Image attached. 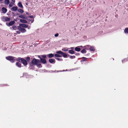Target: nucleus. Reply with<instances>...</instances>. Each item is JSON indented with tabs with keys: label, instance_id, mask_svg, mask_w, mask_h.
Returning a JSON list of instances; mask_svg holds the SVG:
<instances>
[{
	"label": "nucleus",
	"instance_id": "f257e3e1",
	"mask_svg": "<svg viewBox=\"0 0 128 128\" xmlns=\"http://www.w3.org/2000/svg\"><path fill=\"white\" fill-rule=\"evenodd\" d=\"M35 65L38 67H42L41 62L40 60H39L34 58L32 60V62L30 63V66H33Z\"/></svg>",
	"mask_w": 128,
	"mask_h": 128
},
{
	"label": "nucleus",
	"instance_id": "f03ea898",
	"mask_svg": "<svg viewBox=\"0 0 128 128\" xmlns=\"http://www.w3.org/2000/svg\"><path fill=\"white\" fill-rule=\"evenodd\" d=\"M6 58L8 60H10L12 62H15V59L14 58V57L11 56H9L6 57Z\"/></svg>",
	"mask_w": 128,
	"mask_h": 128
},
{
	"label": "nucleus",
	"instance_id": "7ed1b4c3",
	"mask_svg": "<svg viewBox=\"0 0 128 128\" xmlns=\"http://www.w3.org/2000/svg\"><path fill=\"white\" fill-rule=\"evenodd\" d=\"M56 53L61 54L64 58H66L67 56V55L65 53L60 51L57 52H56Z\"/></svg>",
	"mask_w": 128,
	"mask_h": 128
},
{
	"label": "nucleus",
	"instance_id": "20e7f679",
	"mask_svg": "<svg viewBox=\"0 0 128 128\" xmlns=\"http://www.w3.org/2000/svg\"><path fill=\"white\" fill-rule=\"evenodd\" d=\"M18 60H20L22 62L24 65H26L28 63L26 61L24 58H18Z\"/></svg>",
	"mask_w": 128,
	"mask_h": 128
},
{
	"label": "nucleus",
	"instance_id": "39448f33",
	"mask_svg": "<svg viewBox=\"0 0 128 128\" xmlns=\"http://www.w3.org/2000/svg\"><path fill=\"white\" fill-rule=\"evenodd\" d=\"M10 20V18L7 16H3L2 18V20L4 22L9 21Z\"/></svg>",
	"mask_w": 128,
	"mask_h": 128
},
{
	"label": "nucleus",
	"instance_id": "423d86ee",
	"mask_svg": "<svg viewBox=\"0 0 128 128\" xmlns=\"http://www.w3.org/2000/svg\"><path fill=\"white\" fill-rule=\"evenodd\" d=\"M18 29L19 30L21 31L22 32H24L26 31V30L25 29L21 27L18 28Z\"/></svg>",
	"mask_w": 128,
	"mask_h": 128
},
{
	"label": "nucleus",
	"instance_id": "0eeeda50",
	"mask_svg": "<svg viewBox=\"0 0 128 128\" xmlns=\"http://www.w3.org/2000/svg\"><path fill=\"white\" fill-rule=\"evenodd\" d=\"M20 26L21 27L27 28L28 27V26L24 24H20Z\"/></svg>",
	"mask_w": 128,
	"mask_h": 128
},
{
	"label": "nucleus",
	"instance_id": "6e6552de",
	"mask_svg": "<svg viewBox=\"0 0 128 128\" xmlns=\"http://www.w3.org/2000/svg\"><path fill=\"white\" fill-rule=\"evenodd\" d=\"M40 60L41 62L42 63L45 64L46 63V60L45 59L40 58Z\"/></svg>",
	"mask_w": 128,
	"mask_h": 128
},
{
	"label": "nucleus",
	"instance_id": "1a4fd4ad",
	"mask_svg": "<svg viewBox=\"0 0 128 128\" xmlns=\"http://www.w3.org/2000/svg\"><path fill=\"white\" fill-rule=\"evenodd\" d=\"M88 46V47H90V50L91 51H94L95 50V49L94 47L93 46Z\"/></svg>",
	"mask_w": 128,
	"mask_h": 128
},
{
	"label": "nucleus",
	"instance_id": "9d476101",
	"mask_svg": "<svg viewBox=\"0 0 128 128\" xmlns=\"http://www.w3.org/2000/svg\"><path fill=\"white\" fill-rule=\"evenodd\" d=\"M18 9V7L17 6L13 7L11 9V10L14 11H16Z\"/></svg>",
	"mask_w": 128,
	"mask_h": 128
},
{
	"label": "nucleus",
	"instance_id": "9b49d317",
	"mask_svg": "<svg viewBox=\"0 0 128 128\" xmlns=\"http://www.w3.org/2000/svg\"><path fill=\"white\" fill-rule=\"evenodd\" d=\"M2 11L3 13H6L7 11V10L4 8L3 7L2 8Z\"/></svg>",
	"mask_w": 128,
	"mask_h": 128
},
{
	"label": "nucleus",
	"instance_id": "f8f14e48",
	"mask_svg": "<svg viewBox=\"0 0 128 128\" xmlns=\"http://www.w3.org/2000/svg\"><path fill=\"white\" fill-rule=\"evenodd\" d=\"M20 21L23 23H28V22L25 20L20 19Z\"/></svg>",
	"mask_w": 128,
	"mask_h": 128
},
{
	"label": "nucleus",
	"instance_id": "ddd939ff",
	"mask_svg": "<svg viewBox=\"0 0 128 128\" xmlns=\"http://www.w3.org/2000/svg\"><path fill=\"white\" fill-rule=\"evenodd\" d=\"M19 17L22 18L26 19L27 17L24 15H19Z\"/></svg>",
	"mask_w": 128,
	"mask_h": 128
},
{
	"label": "nucleus",
	"instance_id": "4468645a",
	"mask_svg": "<svg viewBox=\"0 0 128 128\" xmlns=\"http://www.w3.org/2000/svg\"><path fill=\"white\" fill-rule=\"evenodd\" d=\"M16 65L18 67L20 68L21 67V64L20 62H17L16 63Z\"/></svg>",
	"mask_w": 128,
	"mask_h": 128
},
{
	"label": "nucleus",
	"instance_id": "2eb2a0df",
	"mask_svg": "<svg viewBox=\"0 0 128 128\" xmlns=\"http://www.w3.org/2000/svg\"><path fill=\"white\" fill-rule=\"evenodd\" d=\"M18 6L19 7H20L22 8H23V6L22 4L20 2H19L18 3Z\"/></svg>",
	"mask_w": 128,
	"mask_h": 128
},
{
	"label": "nucleus",
	"instance_id": "dca6fc26",
	"mask_svg": "<svg viewBox=\"0 0 128 128\" xmlns=\"http://www.w3.org/2000/svg\"><path fill=\"white\" fill-rule=\"evenodd\" d=\"M15 23V22L14 21H12L8 23V25L9 26H12L14 24V23Z\"/></svg>",
	"mask_w": 128,
	"mask_h": 128
},
{
	"label": "nucleus",
	"instance_id": "f3484780",
	"mask_svg": "<svg viewBox=\"0 0 128 128\" xmlns=\"http://www.w3.org/2000/svg\"><path fill=\"white\" fill-rule=\"evenodd\" d=\"M49 62L50 63H52L54 61L55 62V60L54 59H51L49 60Z\"/></svg>",
	"mask_w": 128,
	"mask_h": 128
},
{
	"label": "nucleus",
	"instance_id": "a211bd4d",
	"mask_svg": "<svg viewBox=\"0 0 128 128\" xmlns=\"http://www.w3.org/2000/svg\"><path fill=\"white\" fill-rule=\"evenodd\" d=\"M75 50L77 52H79L80 50V48L78 47H76L75 48Z\"/></svg>",
	"mask_w": 128,
	"mask_h": 128
},
{
	"label": "nucleus",
	"instance_id": "6ab92c4d",
	"mask_svg": "<svg viewBox=\"0 0 128 128\" xmlns=\"http://www.w3.org/2000/svg\"><path fill=\"white\" fill-rule=\"evenodd\" d=\"M48 56L49 58H52L54 56V54H50L48 55Z\"/></svg>",
	"mask_w": 128,
	"mask_h": 128
},
{
	"label": "nucleus",
	"instance_id": "aec40b11",
	"mask_svg": "<svg viewBox=\"0 0 128 128\" xmlns=\"http://www.w3.org/2000/svg\"><path fill=\"white\" fill-rule=\"evenodd\" d=\"M10 3V1L9 0H5L4 1V3L6 4H8Z\"/></svg>",
	"mask_w": 128,
	"mask_h": 128
},
{
	"label": "nucleus",
	"instance_id": "412c9836",
	"mask_svg": "<svg viewBox=\"0 0 128 128\" xmlns=\"http://www.w3.org/2000/svg\"><path fill=\"white\" fill-rule=\"evenodd\" d=\"M69 52L71 54H73L74 53V51L72 50H69Z\"/></svg>",
	"mask_w": 128,
	"mask_h": 128
},
{
	"label": "nucleus",
	"instance_id": "4be33fe9",
	"mask_svg": "<svg viewBox=\"0 0 128 128\" xmlns=\"http://www.w3.org/2000/svg\"><path fill=\"white\" fill-rule=\"evenodd\" d=\"M18 11L20 13H23L24 12V11L22 10L21 9H19L18 10Z\"/></svg>",
	"mask_w": 128,
	"mask_h": 128
},
{
	"label": "nucleus",
	"instance_id": "5701e85b",
	"mask_svg": "<svg viewBox=\"0 0 128 128\" xmlns=\"http://www.w3.org/2000/svg\"><path fill=\"white\" fill-rule=\"evenodd\" d=\"M59 54H55L54 56L55 57H61V56Z\"/></svg>",
	"mask_w": 128,
	"mask_h": 128
},
{
	"label": "nucleus",
	"instance_id": "b1692460",
	"mask_svg": "<svg viewBox=\"0 0 128 128\" xmlns=\"http://www.w3.org/2000/svg\"><path fill=\"white\" fill-rule=\"evenodd\" d=\"M68 49L66 48H63L62 50L64 52H66L68 50Z\"/></svg>",
	"mask_w": 128,
	"mask_h": 128
},
{
	"label": "nucleus",
	"instance_id": "393cba45",
	"mask_svg": "<svg viewBox=\"0 0 128 128\" xmlns=\"http://www.w3.org/2000/svg\"><path fill=\"white\" fill-rule=\"evenodd\" d=\"M124 32L125 33L128 34V28H126L124 30Z\"/></svg>",
	"mask_w": 128,
	"mask_h": 128
},
{
	"label": "nucleus",
	"instance_id": "a878e982",
	"mask_svg": "<svg viewBox=\"0 0 128 128\" xmlns=\"http://www.w3.org/2000/svg\"><path fill=\"white\" fill-rule=\"evenodd\" d=\"M81 52L83 54H84L86 52V51L84 49L81 51Z\"/></svg>",
	"mask_w": 128,
	"mask_h": 128
},
{
	"label": "nucleus",
	"instance_id": "bb28decb",
	"mask_svg": "<svg viewBox=\"0 0 128 128\" xmlns=\"http://www.w3.org/2000/svg\"><path fill=\"white\" fill-rule=\"evenodd\" d=\"M70 58L71 59L74 58H75V56H70Z\"/></svg>",
	"mask_w": 128,
	"mask_h": 128
},
{
	"label": "nucleus",
	"instance_id": "cd10ccee",
	"mask_svg": "<svg viewBox=\"0 0 128 128\" xmlns=\"http://www.w3.org/2000/svg\"><path fill=\"white\" fill-rule=\"evenodd\" d=\"M13 3L12 2H11L10 4L9 5V6L11 8L12 7V6H13Z\"/></svg>",
	"mask_w": 128,
	"mask_h": 128
},
{
	"label": "nucleus",
	"instance_id": "c85d7f7f",
	"mask_svg": "<svg viewBox=\"0 0 128 128\" xmlns=\"http://www.w3.org/2000/svg\"><path fill=\"white\" fill-rule=\"evenodd\" d=\"M26 59L28 62L30 60V58L29 57H27L26 58Z\"/></svg>",
	"mask_w": 128,
	"mask_h": 128
},
{
	"label": "nucleus",
	"instance_id": "c756f323",
	"mask_svg": "<svg viewBox=\"0 0 128 128\" xmlns=\"http://www.w3.org/2000/svg\"><path fill=\"white\" fill-rule=\"evenodd\" d=\"M56 59H57L58 60H60V61H62V59L59 58H56Z\"/></svg>",
	"mask_w": 128,
	"mask_h": 128
},
{
	"label": "nucleus",
	"instance_id": "7c9ffc66",
	"mask_svg": "<svg viewBox=\"0 0 128 128\" xmlns=\"http://www.w3.org/2000/svg\"><path fill=\"white\" fill-rule=\"evenodd\" d=\"M59 35V34L58 33H56V34H54V36L56 37L58 36Z\"/></svg>",
	"mask_w": 128,
	"mask_h": 128
},
{
	"label": "nucleus",
	"instance_id": "2f4dec72",
	"mask_svg": "<svg viewBox=\"0 0 128 128\" xmlns=\"http://www.w3.org/2000/svg\"><path fill=\"white\" fill-rule=\"evenodd\" d=\"M12 28L14 30H16V26H14L12 27Z\"/></svg>",
	"mask_w": 128,
	"mask_h": 128
},
{
	"label": "nucleus",
	"instance_id": "473e14b6",
	"mask_svg": "<svg viewBox=\"0 0 128 128\" xmlns=\"http://www.w3.org/2000/svg\"><path fill=\"white\" fill-rule=\"evenodd\" d=\"M42 56L43 58L45 59L46 57V56L45 55H42Z\"/></svg>",
	"mask_w": 128,
	"mask_h": 128
},
{
	"label": "nucleus",
	"instance_id": "72a5a7b5",
	"mask_svg": "<svg viewBox=\"0 0 128 128\" xmlns=\"http://www.w3.org/2000/svg\"><path fill=\"white\" fill-rule=\"evenodd\" d=\"M29 17L30 18H33V16H29Z\"/></svg>",
	"mask_w": 128,
	"mask_h": 128
},
{
	"label": "nucleus",
	"instance_id": "f704fd0d",
	"mask_svg": "<svg viewBox=\"0 0 128 128\" xmlns=\"http://www.w3.org/2000/svg\"><path fill=\"white\" fill-rule=\"evenodd\" d=\"M12 1L14 2H15V0H12Z\"/></svg>",
	"mask_w": 128,
	"mask_h": 128
},
{
	"label": "nucleus",
	"instance_id": "c9c22d12",
	"mask_svg": "<svg viewBox=\"0 0 128 128\" xmlns=\"http://www.w3.org/2000/svg\"><path fill=\"white\" fill-rule=\"evenodd\" d=\"M26 14H28V12H26Z\"/></svg>",
	"mask_w": 128,
	"mask_h": 128
},
{
	"label": "nucleus",
	"instance_id": "e433bc0d",
	"mask_svg": "<svg viewBox=\"0 0 128 128\" xmlns=\"http://www.w3.org/2000/svg\"><path fill=\"white\" fill-rule=\"evenodd\" d=\"M16 32L18 34H19L20 33L18 31H16Z\"/></svg>",
	"mask_w": 128,
	"mask_h": 128
},
{
	"label": "nucleus",
	"instance_id": "4c0bfd02",
	"mask_svg": "<svg viewBox=\"0 0 128 128\" xmlns=\"http://www.w3.org/2000/svg\"><path fill=\"white\" fill-rule=\"evenodd\" d=\"M70 48L72 49H73L74 48L71 47Z\"/></svg>",
	"mask_w": 128,
	"mask_h": 128
},
{
	"label": "nucleus",
	"instance_id": "58836bf2",
	"mask_svg": "<svg viewBox=\"0 0 128 128\" xmlns=\"http://www.w3.org/2000/svg\"><path fill=\"white\" fill-rule=\"evenodd\" d=\"M38 57L39 58H41L40 56H38Z\"/></svg>",
	"mask_w": 128,
	"mask_h": 128
},
{
	"label": "nucleus",
	"instance_id": "ea45409f",
	"mask_svg": "<svg viewBox=\"0 0 128 128\" xmlns=\"http://www.w3.org/2000/svg\"><path fill=\"white\" fill-rule=\"evenodd\" d=\"M6 24H7V23H6Z\"/></svg>",
	"mask_w": 128,
	"mask_h": 128
}]
</instances>
